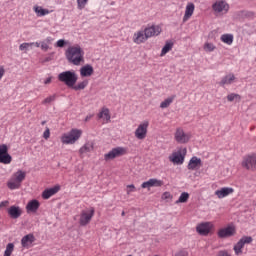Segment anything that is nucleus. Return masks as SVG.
Segmentation results:
<instances>
[{
    "mask_svg": "<svg viewBox=\"0 0 256 256\" xmlns=\"http://www.w3.org/2000/svg\"><path fill=\"white\" fill-rule=\"evenodd\" d=\"M85 52L83 51V48L79 44H76L75 46H70L67 48L65 52L66 59L68 63H72V65H81L84 59Z\"/></svg>",
    "mask_w": 256,
    "mask_h": 256,
    "instance_id": "nucleus-1",
    "label": "nucleus"
},
{
    "mask_svg": "<svg viewBox=\"0 0 256 256\" xmlns=\"http://www.w3.org/2000/svg\"><path fill=\"white\" fill-rule=\"evenodd\" d=\"M77 79H79L77 73L71 70L61 72L58 75V80L61 83H64V85H66V87H69L70 89L73 87V85L77 83Z\"/></svg>",
    "mask_w": 256,
    "mask_h": 256,
    "instance_id": "nucleus-2",
    "label": "nucleus"
},
{
    "mask_svg": "<svg viewBox=\"0 0 256 256\" xmlns=\"http://www.w3.org/2000/svg\"><path fill=\"white\" fill-rule=\"evenodd\" d=\"M25 177H27V173L23 172V170H18L14 173L12 180L7 183V187L11 190L19 189L21 183L25 181Z\"/></svg>",
    "mask_w": 256,
    "mask_h": 256,
    "instance_id": "nucleus-3",
    "label": "nucleus"
},
{
    "mask_svg": "<svg viewBox=\"0 0 256 256\" xmlns=\"http://www.w3.org/2000/svg\"><path fill=\"white\" fill-rule=\"evenodd\" d=\"M81 135H83V131L72 129L68 134L62 136V143L65 145H73L75 142L79 141Z\"/></svg>",
    "mask_w": 256,
    "mask_h": 256,
    "instance_id": "nucleus-4",
    "label": "nucleus"
},
{
    "mask_svg": "<svg viewBox=\"0 0 256 256\" xmlns=\"http://www.w3.org/2000/svg\"><path fill=\"white\" fill-rule=\"evenodd\" d=\"M185 155H187V148L180 149L177 152L172 153L171 156H169V161L171 163H174V165H183L185 161Z\"/></svg>",
    "mask_w": 256,
    "mask_h": 256,
    "instance_id": "nucleus-5",
    "label": "nucleus"
},
{
    "mask_svg": "<svg viewBox=\"0 0 256 256\" xmlns=\"http://www.w3.org/2000/svg\"><path fill=\"white\" fill-rule=\"evenodd\" d=\"M95 215V208H91L90 210H82L80 214L79 223L81 227H85L91 223V219H93V216Z\"/></svg>",
    "mask_w": 256,
    "mask_h": 256,
    "instance_id": "nucleus-6",
    "label": "nucleus"
},
{
    "mask_svg": "<svg viewBox=\"0 0 256 256\" xmlns=\"http://www.w3.org/2000/svg\"><path fill=\"white\" fill-rule=\"evenodd\" d=\"M127 153V150L123 147L113 148L110 152L104 155L105 161H112V159H117V157H123Z\"/></svg>",
    "mask_w": 256,
    "mask_h": 256,
    "instance_id": "nucleus-7",
    "label": "nucleus"
},
{
    "mask_svg": "<svg viewBox=\"0 0 256 256\" xmlns=\"http://www.w3.org/2000/svg\"><path fill=\"white\" fill-rule=\"evenodd\" d=\"M13 161V157L9 154V147L6 144L0 145V163L4 165H9Z\"/></svg>",
    "mask_w": 256,
    "mask_h": 256,
    "instance_id": "nucleus-8",
    "label": "nucleus"
},
{
    "mask_svg": "<svg viewBox=\"0 0 256 256\" xmlns=\"http://www.w3.org/2000/svg\"><path fill=\"white\" fill-rule=\"evenodd\" d=\"M149 128V121H144L139 124L138 128L135 131V138L143 140L147 137V129Z\"/></svg>",
    "mask_w": 256,
    "mask_h": 256,
    "instance_id": "nucleus-9",
    "label": "nucleus"
},
{
    "mask_svg": "<svg viewBox=\"0 0 256 256\" xmlns=\"http://www.w3.org/2000/svg\"><path fill=\"white\" fill-rule=\"evenodd\" d=\"M212 9L215 13H223V11L227 12L229 11V4L223 0H219L212 5Z\"/></svg>",
    "mask_w": 256,
    "mask_h": 256,
    "instance_id": "nucleus-10",
    "label": "nucleus"
},
{
    "mask_svg": "<svg viewBox=\"0 0 256 256\" xmlns=\"http://www.w3.org/2000/svg\"><path fill=\"white\" fill-rule=\"evenodd\" d=\"M142 189H151V187H163V181L155 178H151L141 185Z\"/></svg>",
    "mask_w": 256,
    "mask_h": 256,
    "instance_id": "nucleus-11",
    "label": "nucleus"
},
{
    "mask_svg": "<svg viewBox=\"0 0 256 256\" xmlns=\"http://www.w3.org/2000/svg\"><path fill=\"white\" fill-rule=\"evenodd\" d=\"M175 139L177 143H189V139H191V137L188 134H185L183 129L178 128L175 133Z\"/></svg>",
    "mask_w": 256,
    "mask_h": 256,
    "instance_id": "nucleus-12",
    "label": "nucleus"
},
{
    "mask_svg": "<svg viewBox=\"0 0 256 256\" xmlns=\"http://www.w3.org/2000/svg\"><path fill=\"white\" fill-rule=\"evenodd\" d=\"M235 235V228L228 226L218 231V237L220 239H227V237H233Z\"/></svg>",
    "mask_w": 256,
    "mask_h": 256,
    "instance_id": "nucleus-13",
    "label": "nucleus"
},
{
    "mask_svg": "<svg viewBox=\"0 0 256 256\" xmlns=\"http://www.w3.org/2000/svg\"><path fill=\"white\" fill-rule=\"evenodd\" d=\"M202 165L203 162L201 161V158L193 156L188 163L187 169H189V171H195V169L201 168Z\"/></svg>",
    "mask_w": 256,
    "mask_h": 256,
    "instance_id": "nucleus-14",
    "label": "nucleus"
},
{
    "mask_svg": "<svg viewBox=\"0 0 256 256\" xmlns=\"http://www.w3.org/2000/svg\"><path fill=\"white\" fill-rule=\"evenodd\" d=\"M8 215L11 219H19L23 215V210L21 207L13 205L8 209Z\"/></svg>",
    "mask_w": 256,
    "mask_h": 256,
    "instance_id": "nucleus-15",
    "label": "nucleus"
},
{
    "mask_svg": "<svg viewBox=\"0 0 256 256\" xmlns=\"http://www.w3.org/2000/svg\"><path fill=\"white\" fill-rule=\"evenodd\" d=\"M144 33L148 39L151 37H155L161 34V27L151 26V27L145 28Z\"/></svg>",
    "mask_w": 256,
    "mask_h": 256,
    "instance_id": "nucleus-16",
    "label": "nucleus"
},
{
    "mask_svg": "<svg viewBox=\"0 0 256 256\" xmlns=\"http://www.w3.org/2000/svg\"><path fill=\"white\" fill-rule=\"evenodd\" d=\"M242 166L246 169H256V155L246 157L242 162Z\"/></svg>",
    "mask_w": 256,
    "mask_h": 256,
    "instance_id": "nucleus-17",
    "label": "nucleus"
},
{
    "mask_svg": "<svg viewBox=\"0 0 256 256\" xmlns=\"http://www.w3.org/2000/svg\"><path fill=\"white\" fill-rule=\"evenodd\" d=\"M196 231L197 233H199V235H209L211 231V223L205 222V223L199 224L196 227Z\"/></svg>",
    "mask_w": 256,
    "mask_h": 256,
    "instance_id": "nucleus-18",
    "label": "nucleus"
},
{
    "mask_svg": "<svg viewBox=\"0 0 256 256\" xmlns=\"http://www.w3.org/2000/svg\"><path fill=\"white\" fill-rule=\"evenodd\" d=\"M147 35L145 34V31H138L134 34L133 41L137 45H141V43H145L147 41Z\"/></svg>",
    "mask_w": 256,
    "mask_h": 256,
    "instance_id": "nucleus-19",
    "label": "nucleus"
},
{
    "mask_svg": "<svg viewBox=\"0 0 256 256\" xmlns=\"http://www.w3.org/2000/svg\"><path fill=\"white\" fill-rule=\"evenodd\" d=\"M61 189L60 186H54L52 188H48V189H45L43 192H42V197L44 199H49L50 197H53V195L59 193V190Z\"/></svg>",
    "mask_w": 256,
    "mask_h": 256,
    "instance_id": "nucleus-20",
    "label": "nucleus"
},
{
    "mask_svg": "<svg viewBox=\"0 0 256 256\" xmlns=\"http://www.w3.org/2000/svg\"><path fill=\"white\" fill-rule=\"evenodd\" d=\"M33 243H35V236L33 234L25 235L21 239V245L24 248H28L30 245H33Z\"/></svg>",
    "mask_w": 256,
    "mask_h": 256,
    "instance_id": "nucleus-21",
    "label": "nucleus"
},
{
    "mask_svg": "<svg viewBox=\"0 0 256 256\" xmlns=\"http://www.w3.org/2000/svg\"><path fill=\"white\" fill-rule=\"evenodd\" d=\"M94 69L91 64H86L80 69V75L81 77H91L93 75Z\"/></svg>",
    "mask_w": 256,
    "mask_h": 256,
    "instance_id": "nucleus-22",
    "label": "nucleus"
},
{
    "mask_svg": "<svg viewBox=\"0 0 256 256\" xmlns=\"http://www.w3.org/2000/svg\"><path fill=\"white\" fill-rule=\"evenodd\" d=\"M233 188L224 187L220 190L215 191V195L218 197V199H223V197H227V195H231L233 193Z\"/></svg>",
    "mask_w": 256,
    "mask_h": 256,
    "instance_id": "nucleus-23",
    "label": "nucleus"
},
{
    "mask_svg": "<svg viewBox=\"0 0 256 256\" xmlns=\"http://www.w3.org/2000/svg\"><path fill=\"white\" fill-rule=\"evenodd\" d=\"M235 81V75L228 74L222 78V80L218 83L220 87H225V85H231Z\"/></svg>",
    "mask_w": 256,
    "mask_h": 256,
    "instance_id": "nucleus-24",
    "label": "nucleus"
},
{
    "mask_svg": "<svg viewBox=\"0 0 256 256\" xmlns=\"http://www.w3.org/2000/svg\"><path fill=\"white\" fill-rule=\"evenodd\" d=\"M195 11V4L193 3H189L186 6V10H185V14L183 17V21H187L188 19H190L193 16V12Z\"/></svg>",
    "mask_w": 256,
    "mask_h": 256,
    "instance_id": "nucleus-25",
    "label": "nucleus"
},
{
    "mask_svg": "<svg viewBox=\"0 0 256 256\" xmlns=\"http://www.w3.org/2000/svg\"><path fill=\"white\" fill-rule=\"evenodd\" d=\"M39 202L37 200H31L26 205L27 213H36L37 209H39Z\"/></svg>",
    "mask_w": 256,
    "mask_h": 256,
    "instance_id": "nucleus-26",
    "label": "nucleus"
},
{
    "mask_svg": "<svg viewBox=\"0 0 256 256\" xmlns=\"http://www.w3.org/2000/svg\"><path fill=\"white\" fill-rule=\"evenodd\" d=\"M34 11L37 17H45V15H49V10L44 9L41 6H34Z\"/></svg>",
    "mask_w": 256,
    "mask_h": 256,
    "instance_id": "nucleus-27",
    "label": "nucleus"
},
{
    "mask_svg": "<svg viewBox=\"0 0 256 256\" xmlns=\"http://www.w3.org/2000/svg\"><path fill=\"white\" fill-rule=\"evenodd\" d=\"M172 49H173V42H166V44L162 48L160 57H165V55H167V53H169V51H171Z\"/></svg>",
    "mask_w": 256,
    "mask_h": 256,
    "instance_id": "nucleus-28",
    "label": "nucleus"
},
{
    "mask_svg": "<svg viewBox=\"0 0 256 256\" xmlns=\"http://www.w3.org/2000/svg\"><path fill=\"white\" fill-rule=\"evenodd\" d=\"M87 85H89V81L84 80V81L78 83L77 85L74 84L71 89H74V91H83V89H85V87H87Z\"/></svg>",
    "mask_w": 256,
    "mask_h": 256,
    "instance_id": "nucleus-29",
    "label": "nucleus"
},
{
    "mask_svg": "<svg viewBox=\"0 0 256 256\" xmlns=\"http://www.w3.org/2000/svg\"><path fill=\"white\" fill-rule=\"evenodd\" d=\"M221 41H223V43H226V45H232L233 44V35L232 34H224L221 36Z\"/></svg>",
    "mask_w": 256,
    "mask_h": 256,
    "instance_id": "nucleus-30",
    "label": "nucleus"
},
{
    "mask_svg": "<svg viewBox=\"0 0 256 256\" xmlns=\"http://www.w3.org/2000/svg\"><path fill=\"white\" fill-rule=\"evenodd\" d=\"M174 100H175V96L165 99L163 102H161L160 108L167 109V107H169L171 105V103H173Z\"/></svg>",
    "mask_w": 256,
    "mask_h": 256,
    "instance_id": "nucleus-31",
    "label": "nucleus"
},
{
    "mask_svg": "<svg viewBox=\"0 0 256 256\" xmlns=\"http://www.w3.org/2000/svg\"><path fill=\"white\" fill-rule=\"evenodd\" d=\"M105 117L106 121H111V115L109 114V109L105 108L103 109L99 114L98 118L103 119Z\"/></svg>",
    "mask_w": 256,
    "mask_h": 256,
    "instance_id": "nucleus-32",
    "label": "nucleus"
},
{
    "mask_svg": "<svg viewBox=\"0 0 256 256\" xmlns=\"http://www.w3.org/2000/svg\"><path fill=\"white\" fill-rule=\"evenodd\" d=\"M93 149V145L90 143H86L83 147L80 148L79 153L83 155V153H89Z\"/></svg>",
    "mask_w": 256,
    "mask_h": 256,
    "instance_id": "nucleus-33",
    "label": "nucleus"
},
{
    "mask_svg": "<svg viewBox=\"0 0 256 256\" xmlns=\"http://www.w3.org/2000/svg\"><path fill=\"white\" fill-rule=\"evenodd\" d=\"M244 247H245V244L241 240H239L237 244L234 246V251L236 255L243 253L241 249H243Z\"/></svg>",
    "mask_w": 256,
    "mask_h": 256,
    "instance_id": "nucleus-34",
    "label": "nucleus"
},
{
    "mask_svg": "<svg viewBox=\"0 0 256 256\" xmlns=\"http://www.w3.org/2000/svg\"><path fill=\"white\" fill-rule=\"evenodd\" d=\"M227 101H229L230 103H233V101H241V96L235 93L228 94Z\"/></svg>",
    "mask_w": 256,
    "mask_h": 256,
    "instance_id": "nucleus-35",
    "label": "nucleus"
},
{
    "mask_svg": "<svg viewBox=\"0 0 256 256\" xmlns=\"http://www.w3.org/2000/svg\"><path fill=\"white\" fill-rule=\"evenodd\" d=\"M189 201V193L183 192L176 203H187Z\"/></svg>",
    "mask_w": 256,
    "mask_h": 256,
    "instance_id": "nucleus-36",
    "label": "nucleus"
},
{
    "mask_svg": "<svg viewBox=\"0 0 256 256\" xmlns=\"http://www.w3.org/2000/svg\"><path fill=\"white\" fill-rule=\"evenodd\" d=\"M87 3H89V0H77V7L80 11H83L85 9Z\"/></svg>",
    "mask_w": 256,
    "mask_h": 256,
    "instance_id": "nucleus-37",
    "label": "nucleus"
},
{
    "mask_svg": "<svg viewBox=\"0 0 256 256\" xmlns=\"http://www.w3.org/2000/svg\"><path fill=\"white\" fill-rule=\"evenodd\" d=\"M33 45H35L34 42H32V43H22V44L19 46V50H20V51H26L27 49H29V47H33Z\"/></svg>",
    "mask_w": 256,
    "mask_h": 256,
    "instance_id": "nucleus-38",
    "label": "nucleus"
},
{
    "mask_svg": "<svg viewBox=\"0 0 256 256\" xmlns=\"http://www.w3.org/2000/svg\"><path fill=\"white\" fill-rule=\"evenodd\" d=\"M236 15L237 19H241V17H249V15H253V12L239 11Z\"/></svg>",
    "mask_w": 256,
    "mask_h": 256,
    "instance_id": "nucleus-39",
    "label": "nucleus"
},
{
    "mask_svg": "<svg viewBox=\"0 0 256 256\" xmlns=\"http://www.w3.org/2000/svg\"><path fill=\"white\" fill-rule=\"evenodd\" d=\"M204 49L205 51H208L209 53H211V51H215V45H213V43H205L204 45Z\"/></svg>",
    "mask_w": 256,
    "mask_h": 256,
    "instance_id": "nucleus-40",
    "label": "nucleus"
},
{
    "mask_svg": "<svg viewBox=\"0 0 256 256\" xmlns=\"http://www.w3.org/2000/svg\"><path fill=\"white\" fill-rule=\"evenodd\" d=\"M240 241L245 245V244L253 243V238L251 236H244L240 239Z\"/></svg>",
    "mask_w": 256,
    "mask_h": 256,
    "instance_id": "nucleus-41",
    "label": "nucleus"
},
{
    "mask_svg": "<svg viewBox=\"0 0 256 256\" xmlns=\"http://www.w3.org/2000/svg\"><path fill=\"white\" fill-rule=\"evenodd\" d=\"M135 191H137V189L135 188V185L133 184L127 185V190H126L127 195H131V193H135Z\"/></svg>",
    "mask_w": 256,
    "mask_h": 256,
    "instance_id": "nucleus-42",
    "label": "nucleus"
},
{
    "mask_svg": "<svg viewBox=\"0 0 256 256\" xmlns=\"http://www.w3.org/2000/svg\"><path fill=\"white\" fill-rule=\"evenodd\" d=\"M67 45V41L63 40V39H60L56 42V47H60V48H63Z\"/></svg>",
    "mask_w": 256,
    "mask_h": 256,
    "instance_id": "nucleus-43",
    "label": "nucleus"
},
{
    "mask_svg": "<svg viewBox=\"0 0 256 256\" xmlns=\"http://www.w3.org/2000/svg\"><path fill=\"white\" fill-rule=\"evenodd\" d=\"M53 101H55V95H52L50 97H47L46 99L43 100V105L47 104V103H53Z\"/></svg>",
    "mask_w": 256,
    "mask_h": 256,
    "instance_id": "nucleus-44",
    "label": "nucleus"
},
{
    "mask_svg": "<svg viewBox=\"0 0 256 256\" xmlns=\"http://www.w3.org/2000/svg\"><path fill=\"white\" fill-rule=\"evenodd\" d=\"M50 135H51V131L49 130V128H46V130L43 133L44 139H49Z\"/></svg>",
    "mask_w": 256,
    "mask_h": 256,
    "instance_id": "nucleus-45",
    "label": "nucleus"
},
{
    "mask_svg": "<svg viewBox=\"0 0 256 256\" xmlns=\"http://www.w3.org/2000/svg\"><path fill=\"white\" fill-rule=\"evenodd\" d=\"M162 199H173V196H171L170 192H164L162 194Z\"/></svg>",
    "mask_w": 256,
    "mask_h": 256,
    "instance_id": "nucleus-46",
    "label": "nucleus"
},
{
    "mask_svg": "<svg viewBox=\"0 0 256 256\" xmlns=\"http://www.w3.org/2000/svg\"><path fill=\"white\" fill-rule=\"evenodd\" d=\"M175 256H189V253L185 250H181L178 253L175 254Z\"/></svg>",
    "mask_w": 256,
    "mask_h": 256,
    "instance_id": "nucleus-47",
    "label": "nucleus"
},
{
    "mask_svg": "<svg viewBox=\"0 0 256 256\" xmlns=\"http://www.w3.org/2000/svg\"><path fill=\"white\" fill-rule=\"evenodd\" d=\"M41 49H42L43 51H48V49H49V44H47V43H45V42H42V43H41Z\"/></svg>",
    "mask_w": 256,
    "mask_h": 256,
    "instance_id": "nucleus-48",
    "label": "nucleus"
},
{
    "mask_svg": "<svg viewBox=\"0 0 256 256\" xmlns=\"http://www.w3.org/2000/svg\"><path fill=\"white\" fill-rule=\"evenodd\" d=\"M49 61H53V53L50 54V56L46 57V58L43 60V63H49Z\"/></svg>",
    "mask_w": 256,
    "mask_h": 256,
    "instance_id": "nucleus-49",
    "label": "nucleus"
},
{
    "mask_svg": "<svg viewBox=\"0 0 256 256\" xmlns=\"http://www.w3.org/2000/svg\"><path fill=\"white\" fill-rule=\"evenodd\" d=\"M4 75H5V69L0 68V79H3Z\"/></svg>",
    "mask_w": 256,
    "mask_h": 256,
    "instance_id": "nucleus-50",
    "label": "nucleus"
},
{
    "mask_svg": "<svg viewBox=\"0 0 256 256\" xmlns=\"http://www.w3.org/2000/svg\"><path fill=\"white\" fill-rule=\"evenodd\" d=\"M9 205V201H3L0 203V207H7Z\"/></svg>",
    "mask_w": 256,
    "mask_h": 256,
    "instance_id": "nucleus-51",
    "label": "nucleus"
},
{
    "mask_svg": "<svg viewBox=\"0 0 256 256\" xmlns=\"http://www.w3.org/2000/svg\"><path fill=\"white\" fill-rule=\"evenodd\" d=\"M218 256H229V254L226 251H220Z\"/></svg>",
    "mask_w": 256,
    "mask_h": 256,
    "instance_id": "nucleus-52",
    "label": "nucleus"
},
{
    "mask_svg": "<svg viewBox=\"0 0 256 256\" xmlns=\"http://www.w3.org/2000/svg\"><path fill=\"white\" fill-rule=\"evenodd\" d=\"M45 85H49V83H51V77H48L45 81H44Z\"/></svg>",
    "mask_w": 256,
    "mask_h": 256,
    "instance_id": "nucleus-53",
    "label": "nucleus"
},
{
    "mask_svg": "<svg viewBox=\"0 0 256 256\" xmlns=\"http://www.w3.org/2000/svg\"><path fill=\"white\" fill-rule=\"evenodd\" d=\"M33 45H35V47H40V44L38 42H35Z\"/></svg>",
    "mask_w": 256,
    "mask_h": 256,
    "instance_id": "nucleus-54",
    "label": "nucleus"
},
{
    "mask_svg": "<svg viewBox=\"0 0 256 256\" xmlns=\"http://www.w3.org/2000/svg\"><path fill=\"white\" fill-rule=\"evenodd\" d=\"M89 119H91V116H87V117L85 118V121H89Z\"/></svg>",
    "mask_w": 256,
    "mask_h": 256,
    "instance_id": "nucleus-55",
    "label": "nucleus"
},
{
    "mask_svg": "<svg viewBox=\"0 0 256 256\" xmlns=\"http://www.w3.org/2000/svg\"><path fill=\"white\" fill-rule=\"evenodd\" d=\"M47 43H51V38L46 39Z\"/></svg>",
    "mask_w": 256,
    "mask_h": 256,
    "instance_id": "nucleus-56",
    "label": "nucleus"
},
{
    "mask_svg": "<svg viewBox=\"0 0 256 256\" xmlns=\"http://www.w3.org/2000/svg\"><path fill=\"white\" fill-rule=\"evenodd\" d=\"M45 123H47V121H42L41 125H45Z\"/></svg>",
    "mask_w": 256,
    "mask_h": 256,
    "instance_id": "nucleus-57",
    "label": "nucleus"
},
{
    "mask_svg": "<svg viewBox=\"0 0 256 256\" xmlns=\"http://www.w3.org/2000/svg\"><path fill=\"white\" fill-rule=\"evenodd\" d=\"M122 217H125V211L122 212Z\"/></svg>",
    "mask_w": 256,
    "mask_h": 256,
    "instance_id": "nucleus-58",
    "label": "nucleus"
}]
</instances>
